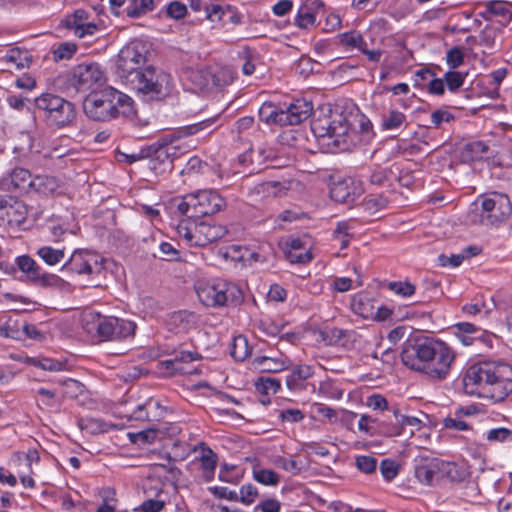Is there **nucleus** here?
I'll list each match as a JSON object with an SVG mask.
<instances>
[{
  "instance_id": "obj_1",
  "label": "nucleus",
  "mask_w": 512,
  "mask_h": 512,
  "mask_svg": "<svg viewBox=\"0 0 512 512\" xmlns=\"http://www.w3.org/2000/svg\"><path fill=\"white\" fill-rule=\"evenodd\" d=\"M454 359L453 349L446 342L432 337L416 338L401 352L404 366L432 380L446 379Z\"/></svg>"
},
{
  "instance_id": "obj_2",
  "label": "nucleus",
  "mask_w": 512,
  "mask_h": 512,
  "mask_svg": "<svg viewBox=\"0 0 512 512\" xmlns=\"http://www.w3.org/2000/svg\"><path fill=\"white\" fill-rule=\"evenodd\" d=\"M467 394L501 402L512 393V366L483 361L471 365L463 376Z\"/></svg>"
},
{
  "instance_id": "obj_3",
  "label": "nucleus",
  "mask_w": 512,
  "mask_h": 512,
  "mask_svg": "<svg viewBox=\"0 0 512 512\" xmlns=\"http://www.w3.org/2000/svg\"><path fill=\"white\" fill-rule=\"evenodd\" d=\"M133 99L113 87L89 94L83 102L85 114L95 121H110L134 113Z\"/></svg>"
},
{
  "instance_id": "obj_4",
  "label": "nucleus",
  "mask_w": 512,
  "mask_h": 512,
  "mask_svg": "<svg viewBox=\"0 0 512 512\" xmlns=\"http://www.w3.org/2000/svg\"><path fill=\"white\" fill-rule=\"evenodd\" d=\"M311 130L328 149L343 151L349 148V125L342 114L329 111V114L314 118Z\"/></svg>"
},
{
  "instance_id": "obj_5",
  "label": "nucleus",
  "mask_w": 512,
  "mask_h": 512,
  "mask_svg": "<svg viewBox=\"0 0 512 512\" xmlns=\"http://www.w3.org/2000/svg\"><path fill=\"white\" fill-rule=\"evenodd\" d=\"M227 206L226 200L215 189H200L183 196L177 210L187 218L214 215Z\"/></svg>"
},
{
  "instance_id": "obj_6",
  "label": "nucleus",
  "mask_w": 512,
  "mask_h": 512,
  "mask_svg": "<svg viewBox=\"0 0 512 512\" xmlns=\"http://www.w3.org/2000/svg\"><path fill=\"white\" fill-rule=\"evenodd\" d=\"M147 46L141 41L125 45L118 53L115 62V74L126 86H130L147 66Z\"/></svg>"
},
{
  "instance_id": "obj_7",
  "label": "nucleus",
  "mask_w": 512,
  "mask_h": 512,
  "mask_svg": "<svg viewBox=\"0 0 512 512\" xmlns=\"http://www.w3.org/2000/svg\"><path fill=\"white\" fill-rule=\"evenodd\" d=\"M196 292L199 300L207 307L237 306L243 301V292L239 286L223 279L200 284Z\"/></svg>"
},
{
  "instance_id": "obj_8",
  "label": "nucleus",
  "mask_w": 512,
  "mask_h": 512,
  "mask_svg": "<svg viewBox=\"0 0 512 512\" xmlns=\"http://www.w3.org/2000/svg\"><path fill=\"white\" fill-rule=\"evenodd\" d=\"M129 87L151 100H163L172 93L174 85L169 73L147 65Z\"/></svg>"
},
{
  "instance_id": "obj_9",
  "label": "nucleus",
  "mask_w": 512,
  "mask_h": 512,
  "mask_svg": "<svg viewBox=\"0 0 512 512\" xmlns=\"http://www.w3.org/2000/svg\"><path fill=\"white\" fill-rule=\"evenodd\" d=\"M472 207L478 212L479 222L484 225L498 226L512 215L509 197L498 192L478 196Z\"/></svg>"
},
{
  "instance_id": "obj_10",
  "label": "nucleus",
  "mask_w": 512,
  "mask_h": 512,
  "mask_svg": "<svg viewBox=\"0 0 512 512\" xmlns=\"http://www.w3.org/2000/svg\"><path fill=\"white\" fill-rule=\"evenodd\" d=\"M192 219H183L177 226L179 236L185 239L189 246L204 247L222 238L227 232L221 225Z\"/></svg>"
},
{
  "instance_id": "obj_11",
  "label": "nucleus",
  "mask_w": 512,
  "mask_h": 512,
  "mask_svg": "<svg viewBox=\"0 0 512 512\" xmlns=\"http://www.w3.org/2000/svg\"><path fill=\"white\" fill-rule=\"evenodd\" d=\"M34 103L46 121L58 128L71 124L76 117L74 105L58 95L43 93L35 98Z\"/></svg>"
},
{
  "instance_id": "obj_12",
  "label": "nucleus",
  "mask_w": 512,
  "mask_h": 512,
  "mask_svg": "<svg viewBox=\"0 0 512 512\" xmlns=\"http://www.w3.org/2000/svg\"><path fill=\"white\" fill-rule=\"evenodd\" d=\"M94 329L102 341H122L134 336L136 324L118 317L98 315Z\"/></svg>"
},
{
  "instance_id": "obj_13",
  "label": "nucleus",
  "mask_w": 512,
  "mask_h": 512,
  "mask_svg": "<svg viewBox=\"0 0 512 512\" xmlns=\"http://www.w3.org/2000/svg\"><path fill=\"white\" fill-rule=\"evenodd\" d=\"M104 269V258L90 250H76L64 263L61 270L71 271L78 275H87L91 278L98 276Z\"/></svg>"
},
{
  "instance_id": "obj_14",
  "label": "nucleus",
  "mask_w": 512,
  "mask_h": 512,
  "mask_svg": "<svg viewBox=\"0 0 512 512\" xmlns=\"http://www.w3.org/2000/svg\"><path fill=\"white\" fill-rule=\"evenodd\" d=\"M440 473H445L451 480L460 479L457 476V466L451 462H445L438 458H422L414 469L416 479L424 485H434Z\"/></svg>"
},
{
  "instance_id": "obj_15",
  "label": "nucleus",
  "mask_w": 512,
  "mask_h": 512,
  "mask_svg": "<svg viewBox=\"0 0 512 512\" xmlns=\"http://www.w3.org/2000/svg\"><path fill=\"white\" fill-rule=\"evenodd\" d=\"M77 91L87 92L104 81V72L97 63H81L75 66L69 79Z\"/></svg>"
},
{
  "instance_id": "obj_16",
  "label": "nucleus",
  "mask_w": 512,
  "mask_h": 512,
  "mask_svg": "<svg viewBox=\"0 0 512 512\" xmlns=\"http://www.w3.org/2000/svg\"><path fill=\"white\" fill-rule=\"evenodd\" d=\"M90 15L84 9H77L66 15L60 22V26L71 31L78 38L92 36L97 31V25L90 21Z\"/></svg>"
},
{
  "instance_id": "obj_17",
  "label": "nucleus",
  "mask_w": 512,
  "mask_h": 512,
  "mask_svg": "<svg viewBox=\"0 0 512 512\" xmlns=\"http://www.w3.org/2000/svg\"><path fill=\"white\" fill-rule=\"evenodd\" d=\"M27 214L22 201L11 195H0V226L19 225Z\"/></svg>"
},
{
  "instance_id": "obj_18",
  "label": "nucleus",
  "mask_w": 512,
  "mask_h": 512,
  "mask_svg": "<svg viewBox=\"0 0 512 512\" xmlns=\"http://www.w3.org/2000/svg\"><path fill=\"white\" fill-rule=\"evenodd\" d=\"M360 182L348 177L337 181L330 189V196L335 202L350 204L363 193Z\"/></svg>"
},
{
  "instance_id": "obj_19",
  "label": "nucleus",
  "mask_w": 512,
  "mask_h": 512,
  "mask_svg": "<svg viewBox=\"0 0 512 512\" xmlns=\"http://www.w3.org/2000/svg\"><path fill=\"white\" fill-rule=\"evenodd\" d=\"M483 10L479 11V16L485 20H497L505 25L512 19V4L501 0H491L479 4Z\"/></svg>"
},
{
  "instance_id": "obj_20",
  "label": "nucleus",
  "mask_w": 512,
  "mask_h": 512,
  "mask_svg": "<svg viewBox=\"0 0 512 512\" xmlns=\"http://www.w3.org/2000/svg\"><path fill=\"white\" fill-rule=\"evenodd\" d=\"M312 104L304 99H297L289 105H283L282 120L285 125H298L308 119L312 112Z\"/></svg>"
},
{
  "instance_id": "obj_21",
  "label": "nucleus",
  "mask_w": 512,
  "mask_h": 512,
  "mask_svg": "<svg viewBox=\"0 0 512 512\" xmlns=\"http://www.w3.org/2000/svg\"><path fill=\"white\" fill-rule=\"evenodd\" d=\"M367 406L376 411H390L393 413L396 422L399 424L414 425L418 420L414 417H407L399 413L395 406H389L387 399L380 394H373L367 398Z\"/></svg>"
},
{
  "instance_id": "obj_22",
  "label": "nucleus",
  "mask_w": 512,
  "mask_h": 512,
  "mask_svg": "<svg viewBox=\"0 0 512 512\" xmlns=\"http://www.w3.org/2000/svg\"><path fill=\"white\" fill-rule=\"evenodd\" d=\"M314 370L310 365H297L286 376V386L292 392H299L305 389V381L312 377Z\"/></svg>"
},
{
  "instance_id": "obj_23",
  "label": "nucleus",
  "mask_w": 512,
  "mask_h": 512,
  "mask_svg": "<svg viewBox=\"0 0 512 512\" xmlns=\"http://www.w3.org/2000/svg\"><path fill=\"white\" fill-rule=\"evenodd\" d=\"M291 361L283 355L279 357L258 356L253 359V366L262 372L276 373L289 367Z\"/></svg>"
},
{
  "instance_id": "obj_24",
  "label": "nucleus",
  "mask_w": 512,
  "mask_h": 512,
  "mask_svg": "<svg viewBox=\"0 0 512 512\" xmlns=\"http://www.w3.org/2000/svg\"><path fill=\"white\" fill-rule=\"evenodd\" d=\"M353 312L365 319H375L377 315L376 302L367 294H357L351 302Z\"/></svg>"
},
{
  "instance_id": "obj_25",
  "label": "nucleus",
  "mask_w": 512,
  "mask_h": 512,
  "mask_svg": "<svg viewBox=\"0 0 512 512\" xmlns=\"http://www.w3.org/2000/svg\"><path fill=\"white\" fill-rule=\"evenodd\" d=\"M185 77L196 90L208 89L211 85L209 67L189 68L185 72Z\"/></svg>"
},
{
  "instance_id": "obj_26",
  "label": "nucleus",
  "mask_w": 512,
  "mask_h": 512,
  "mask_svg": "<svg viewBox=\"0 0 512 512\" xmlns=\"http://www.w3.org/2000/svg\"><path fill=\"white\" fill-rule=\"evenodd\" d=\"M35 253L45 264L55 266L64 260L66 249L65 247L55 248L49 245H42L36 249Z\"/></svg>"
},
{
  "instance_id": "obj_27",
  "label": "nucleus",
  "mask_w": 512,
  "mask_h": 512,
  "mask_svg": "<svg viewBox=\"0 0 512 512\" xmlns=\"http://www.w3.org/2000/svg\"><path fill=\"white\" fill-rule=\"evenodd\" d=\"M407 124L406 115L397 110L396 108H390L381 118V128L385 131L398 130Z\"/></svg>"
},
{
  "instance_id": "obj_28",
  "label": "nucleus",
  "mask_w": 512,
  "mask_h": 512,
  "mask_svg": "<svg viewBox=\"0 0 512 512\" xmlns=\"http://www.w3.org/2000/svg\"><path fill=\"white\" fill-rule=\"evenodd\" d=\"M30 184V192L35 191L43 195L52 194L58 188V181L56 178L48 175L33 176Z\"/></svg>"
},
{
  "instance_id": "obj_29",
  "label": "nucleus",
  "mask_w": 512,
  "mask_h": 512,
  "mask_svg": "<svg viewBox=\"0 0 512 512\" xmlns=\"http://www.w3.org/2000/svg\"><path fill=\"white\" fill-rule=\"evenodd\" d=\"M281 114H284L283 107H278L272 102L263 103L259 109V118L267 124L284 126Z\"/></svg>"
},
{
  "instance_id": "obj_30",
  "label": "nucleus",
  "mask_w": 512,
  "mask_h": 512,
  "mask_svg": "<svg viewBox=\"0 0 512 512\" xmlns=\"http://www.w3.org/2000/svg\"><path fill=\"white\" fill-rule=\"evenodd\" d=\"M158 409H161L160 402L150 398L136 407L133 411V418L136 420H154L161 415V413H156Z\"/></svg>"
},
{
  "instance_id": "obj_31",
  "label": "nucleus",
  "mask_w": 512,
  "mask_h": 512,
  "mask_svg": "<svg viewBox=\"0 0 512 512\" xmlns=\"http://www.w3.org/2000/svg\"><path fill=\"white\" fill-rule=\"evenodd\" d=\"M28 61V52L20 49L19 47H12L0 57V62L8 64L18 70L23 69Z\"/></svg>"
},
{
  "instance_id": "obj_32",
  "label": "nucleus",
  "mask_w": 512,
  "mask_h": 512,
  "mask_svg": "<svg viewBox=\"0 0 512 512\" xmlns=\"http://www.w3.org/2000/svg\"><path fill=\"white\" fill-rule=\"evenodd\" d=\"M15 263L19 270L26 275L27 280L31 283L34 282L36 277L41 271V266L37 264V262L28 255L18 256L15 260Z\"/></svg>"
},
{
  "instance_id": "obj_33",
  "label": "nucleus",
  "mask_w": 512,
  "mask_h": 512,
  "mask_svg": "<svg viewBox=\"0 0 512 512\" xmlns=\"http://www.w3.org/2000/svg\"><path fill=\"white\" fill-rule=\"evenodd\" d=\"M211 75V85L223 87L231 84L235 78L234 71L229 67H209Z\"/></svg>"
},
{
  "instance_id": "obj_34",
  "label": "nucleus",
  "mask_w": 512,
  "mask_h": 512,
  "mask_svg": "<svg viewBox=\"0 0 512 512\" xmlns=\"http://www.w3.org/2000/svg\"><path fill=\"white\" fill-rule=\"evenodd\" d=\"M32 284L42 288L63 289L67 285V282L58 275L46 272L41 269L40 273Z\"/></svg>"
},
{
  "instance_id": "obj_35",
  "label": "nucleus",
  "mask_w": 512,
  "mask_h": 512,
  "mask_svg": "<svg viewBox=\"0 0 512 512\" xmlns=\"http://www.w3.org/2000/svg\"><path fill=\"white\" fill-rule=\"evenodd\" d=\"M195 451L200 452V464L202 470L205 472H208L210 474L214 473V470L217 466V455L213 452V450L206 446L204 443H200L196 448Z\"/></svg>"
},
{
  "instance_id": "obj_36",
  "label": "nucleus",
  "mask_w": 512,
  "mask_h": 512,
  "mask_svg": "<svg viewBox=\"0 0 512 512\" xmlns=\"http://www.w3.org/2000/svg\"><path fill=\"white\" fill-rule=\"evenodd\" d=\"M200 359L201 356L197 352L180 351L177 352L173 358L163 361L162 365L170 372L180 365H184L187 362L199 361Z\"/></svg>"
},
{
  "instance_id": "obj_37",
  "label": "nucleus",
  "mask_w": 512,
  "mask_h": 512,
  "mask_svg": "<svg viewBox=\"0 0 512 512\" xmlns=\"http://www.w3.org/2000/svg\"><path fill=\"white\" fill-rule=\"evenodd\" d=\"M31 173L24 168H15L10 174V184L17 189L30 192V182H32Z\"/></svg>"
},
{
  "instance_id": "obj_38",
  "label": "nucleus",
  "mask_w": 512,
  "mask_h": 512,
  "mask_svg": "<svg viewBox=\"0 0 512 512\" xmlns=\"http://www.w3.org/2000/svg\"><path fill=\"white\" fill-rule=\"evenodd\" d=\"M193 318L194 315L191 312L180 310L171 314L168 324L171 329H175L177 332H183L189 328Z\"/></svg>"
},
{
  "instance_id": "obj_39",
  "label": "nucleus",
  "mask_w": 512,
  "mask_h": 512,
  "mask_svg": "<svg viewBox=\"0 0 512 512\" xmlns=\"http://www.w3.org/2000/svg\"><path fill=\"white\" fill-rule=\"evenodd\" d=\"M77 52V45L73 42H62L51 48L52 59L55 62L70 60Z\"/></svg>"
},
{
  "instance_id": "obj_40",
  "label": "nucleus",
  "mask_w": 512,
  "mask_h": 512,
  "mask_svg": "<svg viewBox=\"0 0 512 512\" xmlns=\"http://www.w3.org/2000/svg\"><path fill=\"white\" fill-rule=\"evenodd\" d=\"M153 9L154 0H129L126 7V14L131 18H139Z\"/></svg>"
},
{
  "instance_id": "obj_41",
  "label": "nucleus",
  "mask_w": 512,
  "mask_h": 512,
  "mask_svg": "<svg viewBox=\"0 0 512 512\" xmlns=\"http://www.w3.org/2000/svg\"><path fill=\"white\" fill-rule=\"evenodd\" d=\"M287 182L266 181L255 186L254 190L264 196H280L288 189Z\"/></svg>"
},
{
  "instance_id": "obj_42",
  "label": "nucleus",
  "mask_w": 512,
  "mask_h": 512,
  "mask_svg": "<svg viewBox=\"0 0 512 512\" xmlns=\"http://www.w3.org/2000/svg\"><path fill=\"white\" fill-rule=\"evenodd\" d=\"M316 14L306 4L299 7L294 23L301 29H309L315 25Z\"/></svg>"
},
{
  "instance_id": "obj_43",
  "label": "nucleus",
  "mask_w": 512,
  "mask_h": 512,
  "mask_svg": "<svg viewBox=\"0 0 512 512\" xmlns=\"http://www.w3.org/2000/svg\"><path fill=\"white\" fill-rule=\"evenodd\" d=\"M358 429L367 436H375L381 432V422L373 416L363 414L358 420Z\"/></svg>"
},
{
  "instance_id": "obj_44",
  "label": "nucleus",
  "mask_w": 512,
  "mask_h": 512,
  "mask_svg": "<svg viewBox=\"0 0 512 512\" xmlns=\"http://www.w3.org/2000/svg\"><path fill=\"white\" fill-rule=\"evenodd\" d=\"M249 354L250 349L246 337L242 335L235 337L230 348V355L236 361H243L248 357Z\"/></svg>"
},
{
  "instance_id": "obj_45",
  "label": "nucleus",
  "mask_w": 512,
  "mask_h": 512,
  "mask_svg": "<svg viewBox=\"0 0 512 512\" xmlns=\"http://www.w3.org/2000/svg\"><path fill=\"white\" fill-rule=\"evenodd\" d=\"M253 478L260 484L276 486L279 483V475L271 469L260 467L253 468Z\"/></svg>"
},
{
  "instance_id": "obj_46",
  "label": "nucleus",
  "mask_w": 512,
  "mask_h": 512,
  "mask_svg": "<svg viewBox=\"0 0 512 512\" xmlns=\"http://www.w3.org/2000/svg\"><path fill=\"white\" fill-rule=\"evenodd\" d=\"M333 237L335 240L340 242V248L345 249L349 246V243L353 237L351 233V226L349 222L341 221L337 223L335 230L333 231Z\"/></svg>"
},
{
  "instance_id": "obj_47",
  "label": "nucleus",
  "mask_w": 512,
  "mask_h": 512,
  "mask_svg": "<svg viewBox=\"0 0 512 512\" xmlns=\"http://www.w3.org/2000/svg\"><path fill=\"white\" fill-rule=\"evenodd\" d=\"M1 336L6 338H20V325L17 320L12 317L4 316L0 318Z\"/></svg>"
},
{
  "instance_id": "obj_48",
  "label": "nucleus",
  "mask_w": 512,
  "mask_h": 512,
  "mask_svg": "<svg viewBox=\"0 0 512 512\" xmlns=\"http://www.w3.org/2000/svg\"><path fill=\"white\" fill-rule=\"evenodd\" d=\"M158 435V431L156 429H146L139 431L137 433H129V438L131 442L138 446H144L147 444H152L155 442Z\"/></svg>"
},
{
  "instance_id": "obj_49",
  "label": "nucleus",
  "mask_w": 512,
  "mask_h": 512,
  "mask_svg": "<svg viewBox=\"0 0 512 512\" xmlns=\"http://www.w3.org/2000/svg\"><path fill=\"white\" fill-rule=\"evenodd\" d=\"M486 440L490 443H511L512 430L505 427L490 429L486 433Z\"/></svg>"
},
{
  "instance_id": "obj_50",
  "label": "nucleus",
  "mask_w": 512,
  "mask_h": 512,
  "mask_svg": "<svg viewBox=\"0 0 512 512\" xmlns=\"http://www.w3.org/2000/svg\"><path fill=\"white\" fill-rule=\"evenodd\" d=\"M465 78L466 74L455 70L447 71L444 74V80L447 88L450 92L453 93L458 91L463 86Z\"/></svg>"
},
{
  "instance_id": "obj_51",
  "label": "nucleus",
  "mask_w": 512,
  "mask_h": 512,
  "mask_svg": "<svg viewBox=\"0 0 512 512\" xmlns=\"http://www.w3.org/2000/svg\"><path fill=\"white\" fill-rule=\"evenodd\" d=\"M387 287L390 291L403 298L412 296L416 291L415 286L408 281H392L388 283Z\"/></svg>"
},
{
  "instance_id": "obj_52",
  "label": "nucleus",
  "mask_w": 512,
  "mask_h": 512,
  "mask_svg": "<svg viewBox=\"0 0 512 512\" xmlns=\"http://www.w3.org/2000/svg\"><path fill=\"white\" fill-rule=\"evenodd\" d=\"M257 326L264 334L268 336H276L282 331L284 324L281 321H276L266 317L259 320Z\"/></svg>"
},
{
  "instance_id": "obj_53",
  "label": "nucleus",
  "mask_w": 512,
  "mask_h": 512,
  "mask_svg": "<svg viewBox=\"0 0 512 512\" xmlns=\"http://www.w3.org/2000/svg\"><path fill=\"white\" fill-rule=\"evenodd\" d=\"M454 115L445 109H437L431 113V127L435 129L442 128L444 123H450L454 121Z\"/></svg>"
},
{
  "instance_id": "obj_54",
  "label": "nucleus",
  "mask_w": 512,
  "mask_h": 512,
  "mask_svg": "<svg viewBox=\"0 0 512 512\" xmlns=\"http://www.w3.org/2000/svg\"><path fill=\"white\" fill-rule=\"evenodd\" d=\"M474 41L487 49H492L495 45L496 30L490 26H486L478 35L477 38H473Z\"/></svg>"
},
{
  "instance_id": "obj_55",
  "label": "nucleus",
  "mask_w": 512,
  "mask_h": 512,
  "mask_svg": "<svg viewBox=\"0 0 512 512\" xmlns=\"http://www.w3.org/2000/svg\"><path fill=\"white\" fill-rule=\"evenodd\" d=\"M17 142L13 146L15 153H19L21 156H26L32 149V137L27 132L19 134Z\"/></svg>"
},
{
  "instance_id": "obj_56",
  "label": "nucleus",
  "mask_w": 512,
  "mask_h": 512,
  "mask_svg": "<svg viewBox=\"0 0 512 512\" xmlns=\"http://www.w3.org/2000/svg\"><path fill=\"white\" fill-rule=\"evenodd\" d=\"M256 385L257 389L265 394H275L281 388V382L273 377H261Z\"/></svg>"
},
{
  "instance_id": "obj_57",
  "label": "nucleus",
  "mask_w": 512,
  "mask_h": 512,
  "mask_svg": "<svg viewBox=\"0 0 512 512\" xmlns=\"http://www.w3.org/2000/svg\"><path fill=\"white\" fill-rule=\"evenodd\" d=\"M352 331L340 328H332L327 332L329 343L331 345L344 346L350 338Z\"/></svg>"
},
{
  "instance_id": "obj_58",
  "label": "nucleus",
  "mask_w": 512,
  "mask_h": 512,
  "mask_svg": "<svg viewBox=\"0 0 512 512\" xmlns=\"http://www.w3.org/2000/svg\"><path fill=\"white\" fill-rule=\"evenodd\" d=\"M355 465L361 472L370 474L376 470L377 460L373 456L361 455L356 457Z\"/></svg>"
},
{
  "instance_id": "obj_59",
  "label": "nucleus",
  "mask_w": 512,
  "mask_h": 512,
  "mask_svg": "<svg viewBox=\"0 0 512 512\" xmlns=\"http://www.w3.org/2000/svg\"><path fill=\"white\" fill-rule=\"evenodd\" d=\"M166 14L172 19L180 20L186 16L187 7L184 3L174 0L166 5Z\"/></svg>"
},
{
  "instance_id": "obj_60",
  "label": "nucleus",
  "mask_w": 512,
  "mask_h": 512,
  "mask_svg": "<svg viewBox=\"0 0 512 512\" xmlns=\"http://www.w3.org/2000/svg\"><path fill=\"white\" fill-rule=\"evenodd\" d=\"M464 62V54L459 47H453L446 53V63L452 69H456Z\"/></svg>"
},
{
  "instance_id": "obj_61",
  "label": "nucleus",
  "mask_w": 512,
  "mask_h": 512,
  "mask_svg": "<svg viewBox=\"0 0 512 512\" xmlns=\"http://www.w3.org/2000/svg\"><path fill=\"white\" fill-rule=\"evenodd\" d=\"M339 43L343 46L354 49L361 43V34L357 31H348L338 35Z\"/></svg>"
},
{
  "instance_id": "obj_62",
  "label": "nucleus",
  "mask_w": 512,
  "mask_h": 512,
  "mask_svg": "<svg viewBox=\"0 0 512 512\" xmlns=\"http://www.w3.org/2000/svg\"><path fill=\"white\" fill-rule=\"evenodd\" d=\"M388 176L389 171L386 168L377 167L371 172L369 183L372 186H384L389 180Z\"/></svg>"
},
{
  "instance_id": "obj_63",
  "label": "nucleus",
  "mask_w": 512,
  "mask_h": 512,
  "mask_svg": "<svg viewBox=\"0 0 512 512\" xmlns=\"http://www.w3.org/2000/svg\"><path fill=\"white\" fill-rule=\"evenodd\" d=\"M161 258L166 261H176L181 258L180 251L177 250L171 243L162 242L159 245Z\"/></svg>"
},
{
  "instance_id": "obj_64",
  "label": "nucleus",
  "mask_w": 512,
  "mask_h": 512,
  "mask_svg": "<svg viewBox=\"0 0 512 512\" xmlns=\"http://www.w3.org/2000/svg\"><path fill=\"white\" fill-rule=\"evenodd\" d=\"M380 472L386 481L393 480L398 474V467L394 461L384 459L380 463Z\"/></svg>"
}]
</instances>
